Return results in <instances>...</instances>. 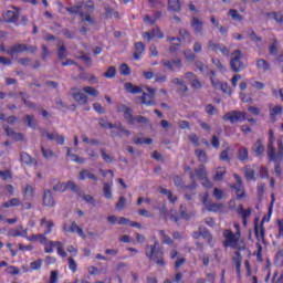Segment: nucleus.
Masks as SVG:
<instances>
[{
  "label": "nucleus",
  "mask_w": 283,
  "mask_h": 283,
  "mask_svg": "<svg viewBox=\"0 0 283 283\" xmlns=\"http://www.w3.org/2000/svg\"><path fill=\"white\" fill-rule=\"evenodd\" d=\"M268 158L271 163H275L274 172L276 178L282 176V166L280 163L283 160V142L282 139L275 140V133L273 129L269 130V140H268Z\"/></svg>",
  "instance_id": "1"
},
{
  "label": "nucleus",
  "mask_w": 283,
  "mask_h": 283,
  "mask_svg": "<svg viewBox=\"0 0 283 283\" xmlns=\"http://www.w3.org/2000/svg\"><path fill=\"white\" fill-rule=\"evenodd\" d=\"M222 235L224 238L223 240V247L224 249H233L234 251H245L247 244L244 241L240 240L242 237L233 233V231L226 229L222 232Z\"/></svg>",
  "instance_id": "2"
},
{
  "label": "nucleus",
  "mask_w": 283,
  "mask_h": 283,
  "mask_svg": "<svg viewBox=\"0 0 283 283\" xmlns=\"http://www.w3.org/2000/svg\"><path fill=\"white\" fill-rule=\"evenodd\" d=\"M48 234H39L38 242L44 245V253H54V248L57 251L60 258H67V252L63 249V242L61 241H48Z\"/></svg>",
  "instance_id": "3"
},
{
  "label": "nucleus",
  "mask_w": 283,
  "mask_h": 283,
  "mask_svg": "<svg viewBox=\"0 0 283 283\" xmlns=\"http://www.w3.org/2000/svg\"><path fill=\"white\" fill-rule=\"evenodd\" d=\"M165 252L160 250V243H158V240H155V243L153 245L146 247V256L148 260H155V263L158 264V266H165Z\"/></svg>",
  "instance_id": "4"
},
{
  "label": "nucleus",
  "mask_w": 283,
  "mask_h": 283,
  "mask_svg": "<svg viewBox=\"0 0 283 283\" xmlns=\"http://www.w3.org/2000/svg\"><path fill=\"white\" fill-rule=\"evenodd\" d=\"M209 172L207 171V167L205 165H199L197 169H195V172H190V180L192 182H196V178L198 180H201L202 187H206V189H211L213 187V184L211 180H209Z\"/></svg>",
  "instance_id": "5"
},
{
  "label": "nucleus",
  "mask_w": 283,
  "mask_h": 283,
  "mask_svg": "<svg viewBox=\"0 0 283 283\" xmlns=\"http://www.w3.org/2000/svg\"><path fill=\"white\" fill-rule=\"evenodd\" d=\"M98 125H99V127H102L103 129H116V130H118L119 133H116V132H112L111 133V136L113 137V138H116L117 136H123V134H125V136H127V137H129V136H132V132H129L128 129H125V127H123V124H118V125H116V124H112V123H109L107 119H105V118H99L98 119Z\"/></svg>",
  "instance_id": "6"
},
{
  "label": "nucleus",
  "mask_w": 283,
  "mask_h": 283,
  "mask_svg": "<svg viewBox=\"0 0 283 283\" xmlns=\"http://www.w3.org/2000/svg\"><path fill=\"white\" fill-rule=\"evenodd\" d=\"M0 50L1 52H6V54H9V56H14V54L29 52V50H31V52H36L35 46H28V44H21V43H15L7 50H6V46H2Z\"/></svg>",
  "instance_id": "7"
},
{
  "label": "nucleus",
  "mask_w": 283,
  "mask_h": 283,
  "mask_svg": "<svg viewBox=\"0 0 283 283\" xmlns=\"http://www.w3.org/2000/svg\"><path fill=\"white\" fill-rule=\"evenodd\" d=\"M222 120L231 123V125H235V123H244V120H247V113L242 111H231L222 116Z\"/></svg>",
  "instance_id": "8"
},
{
  "label": "nucleus",
  "mask_w": 283,
  "mask_h": 283,
  "mask_svg": "<svg viewBox=\"0 0 283 283\" xmlns=\"http://www.w3.org/2000/svg\"><path fill=\"white\" fill-rule=\"evenodd\" d=\"M134 111L132 108H126L124 113V118L127 122L128 125H147L149 123V119L143 115L134 116Z\"/></svg>",
  "instance_id": "9"
},
{
  "label": "nucleus",
  "mask_w": 283,
  "mask_h": 283,
  "mask_svg": "<svg viewBox=\"0 0 283 283\" xmlns=\"http://www.w3.org/2000/svg\"><path fill=\"white\" fill-rule=\"evenodd\" d=\"M230 67L232 72H242V70H244V63L242 62V51L239 49L232 52Z\"/></svg>",
  "instance_id": "10"
},
{
  "label": "nucleus",
  "mask_w": 283,
  "mask_h": 283,
  "mask_svg": "<svg viewBox=\"0 0 283 283\" xmlns=\"http://www.w3.org/2000/svg\"><path fill=\"white\" fill-rule=\"evenodd\" d=\"M233 178L235 179L237 184H230V189L235 190L237 200H242L243 198H247V191H244V186L242 185V178L239 177L238 174L233 175Z\"/></svg>",
  "instance_id": "11"
},
{
  "label": "nucleus",
  "mask_w": 283,
  "mask_h": 283,
  "mask_svg": "<svg viewBox=\"0 0 283 283\" xmlns=\"http://www.w3.org/2000/svg\"><path fill=\"white\" fill-rule=\"evenodd\" d=\"M208 50H210V52H214V54H218V52H220L222 56H229L231 54V50H229L227 45L220 42L209 41Z\"/></svg>",
  "instance_id": "12"
},
{
  "label": "nucleus",
  "mask_w": 283,
  "mask_h": 283,
  "mask_svg": "<svg viewBox=\"0 0 283 283\" xmlns=\"http://www.w3.org/2000/svg\"><path fill=\"white\" fill-rule=\"evenodd\" d=\"M13 10H7L4 12H2V21H4V23H14L17 24V22L19 21V17L21 14V12L19 11V8L17 7H12Z\"/></svg>",
  "instance_id": "13"
},
{
  "label": "nucleus",
  "mask_w": 283,
  "mask_h": 283,
  "mask_svg": "<svg viewBox=\"0 0 283 283\" xmlns=\"http://www.w3.org/2000/svg\"><path fill=\"white\" fill-rule=\"evenodd\" d=\"M70 189L73 193H78V187L74 184V181H67L66 184L59 182L57 185L53 186V191L57 193H65Z\"/></svg>",
  "instance_id": "14"
},
{
  "label": "nucleus",
  "mask_w": 283,
  "mask_h": 283,
  "mask_svg": "<svg viewBox=\"0 0 283 283\" xmlns=\"http://www.w3.org/2000/svg\"><path fill=\"white\" fill-rule=\"evenodd\" d=\"M146 92L143 93V95L139 97L142 101V105H147V107H151V105H156L155 99V94H156V88H151L149 86H146Z\"/></svg>",
  "instance_id": "15"
},
{
  "label": "nucleus",
  "mask_w": 283,
  "mask_h": 283,
  "mask_svg": "<svg viewBox=\"0 0 283 283\" xmlns=\"http://www.w3.org/2000/svg\"><path fill=\"white\" fill-rule=\"evenodd\" d=\"M266 218L263 217L262 221L259 223L258 219L254 220V235L256 240L264 241V238L266 235V230L264 229V221Z\"/></svg>",
  "instance_id": "16"
},
{
  "label": "nucleus",
  "mask_w": 283,
  "mask_h": 283,
  "mask_svg": "<svg viewBox=\"0 0 283 283\" xmlns=\"http://www.w3.org/2000/svg\"><path fill=\"white\" fill-rule=\"evenodd\" d=\"M71 92H72V98H74V101L78 103V105H87L90 97H87V95L82 93L81 90H78L77 87H72Z\"/></svg>",
  "instance_id": "17"
},
{
  "label": "nucleus",
  "mask_w": 283,
  "mask_h": 283,
  "mask_svg": "<svg viewBox=\"0 0 283 283\" xmlns=\"http://www.w3.org/2000/svg\"><path fill=\"white\" fill-rule=\"evenodd\" d=\"M202 203L205 205L206 209H208L209 211H212L213 213H218V211H220L221 209H224V205L211 202V200H209V195H206L203 197Z\"/></svg>",
  "instance_id": "18"
},
{
  "label": "nucleus",
  "mask_w": 283,
  "mask_h": 283,
  "mask_svg": "<svg viewBox=\"0 0 283 283\" xmlns=\"http://www.w3.org/2000/svg\"><path fill=\"white\" fill-rule=\"evenodd\" d=\"M63 231L65 233H77L80 238H85V231H83V229L76 224V221H73L71 227H69L67 223H64Z\"/></svg>",
  "instance_id": "19"
},
{
  "label": "nucleus",
  "mask_w": 283,
  "mask_h": 283,
  "mask_svg": "<svg viewBox=\"0 0 283 283\" xmlns=\"http://www.w3.org/2000/svg\"><path fill=\"white\" fill-rule=\"evenodd\" d=\"M190 28H192L195 34H200V35L205 34V23L202 22V20L196 17L191 18Z\"/></svg>",
  "instance_id": "20"
},
{
  "label": "nucleus",
  "mask_w": 283,
  "mask_h": 283,
  "mask_svg": "<svg viewBox=\"0 0 283 283\" xmlns=\"http://www.w3.org/2000/svg\"><path fill=\"white\" fill-rule=\"evenodd\" d=\"M157 38V39H165V33L160 31V28H155L151 29L150 31L144 32L143 33V39H147V42L150 43L151 39Z\"/></svg>",
  "instance_id": "21"
},
{
  "label": "nucleus",
  "mask_w": 283,
  "mask_h": 283,
  "mask_svg": "<svg viewBox=\"0 0 283 283\" xmlns=\"http://www.w3.org/2000/svg\"><path fill=\"white\" fill-rule=\"evenodd\" d=\"M164 67H167L170 72H176V70H182V61L177 60H163Z\"/></svg>",
  "instance_id": "22"
},
{
  "label": "nucleus",
  "mask_w": 283,
  "mask_h": 283,
  "mask_svg": "<svg viewBox=\"0 0 283 283\" xmlns=\"http://www.w3.org/2000/svg\"><path fill=\"white\" fill-rule=\"evenodd\" d=\"M210 74H211L210 81L213 87H216V90H221L223 94H229L230 92L229 84L222 83L219 80L213 78V76H216V71H210Z\"/></svg>",
  "instance_id": "23"
},
{
  "label": "nucleus",
  "mask_w": 283,
  "mask_h": 283,
  "mask_svg": "<svg viewBox=\"0 0 283 283\" xmlns=\"http://www.w3.org/2000/svg\"><path fill=\"white\" fill-rule=\"evenodd\" d=\"M237 213L242 219L243 227H247L248 220L251 218V208L244 209V206L239 205Z\"/></svg>",
  "instance_id": "24"
},
{
  "label": "nucleus",
  "mask_w": 283,
  "mask_h": 283,
  "mask_svg": "<svg viewBox=\"0 0 283 283\" xmlns=\"http://www.w3.org/2000/svg\"><path fill=\"white\" fill-rule=\"evenodd\" d=\"M175 187H180V189H189L190 191H195L196 187V181H192L191 185L185 186V181L182 180L181 176H175L172 178Z\"/></svg>",
  "instance_id": "25"
},
{
  "label": "nucleus",
  "mask_w": 283,
  "mask_h": 283,
  "mask_svg": "<svg viewBox=\"0 0 283 283\" xmlns=\"http://www.w3.org/2000/svg\"><path fill=\"white\" fill-rule=\"evenodd\" d=\"M166 41H168V43H172L168 49L170 54H176V52L180 50V45H182V40L180 38L168 36ZM174 41H177V43H174Z\"/></svg>",
  "instance_id": "26"
},
{
  "label": "nucleus",
  "mask_w": 283,
  "mask_h": 283,
  "mask_svg": "<svg viewBox=\"0 0 283 283\" xmlns=\"http://www.w3.org/2000/svg\"><path fill=\"white\" fill-rule=\"evenodd\" d=\"M283 106L275 105L274 107H270V120L271 123H277V116H282Z\"/></svg>",
  "instance_id": "27"
},
{
  "label": "nucleus",
  "mask_w": 283,
  "mask_h": 283,
  "mask_svg": "<svg viewBox=\"0 0 283 283\" xmlns=\"http://www.w3.org/2000/svg\"><path fill=\"white\" fill-rule=\"evenodd\" d=\"M4 132L9 138H12L15 143L23 140V134L14 132L10 126L4 127Z\"/></svg>",
  "instance_id": "28"
},
{
  "label": "nucleus",
  "mask_w": 283,
  "mask_h": 283,
  "mask_svg": "<svg viewBox=\"0 0 283 283\" xmlns=\"http://www.w3.org/2000/svg\"><path fill=\"white\" fill-rule=\"evenodd\" d=\"M43 205L44 207H54V205H56V201H54V197L52 196V190H44Z\"/></svg>",
  "instance_id": "29"
},
{
  "label": "nucleus",
  "mask_w": 283,
  "mask_h": 283,
  "mask_svg": "<svg viewBox=\"0 0 283 283\" xmlns=\"http://www.w3.org/2000/svg\"><path fill=\"white\" fill-rule=\"evenodd\" d=\"M145 53V44L143 42H136L135 43V52L133 53V56L135 61H140V57Z\"/></svg>",
  "instance_id": "30"
},
{
  "label": "nucleus",
  "mask_w": 283,
  "mask_h": 283,
  "mask_svg": "<svg viewBox=\"0 0 283 283\" xmlns=\"http://www.w3.org/2000/svg\"><path fill=\"white\" fill-rule=\"evenodd\" d=\"M45 136L49 140H56L57 145H64L65 144V137L63 135H59V133H45Z\"/></svg>",
  "instance_id": "31"
},
{
  "label": "nucleus",
  "mask_w": 283,
  "mask_h": 283,
  "mask_svg": "<svg viewBox=\"0 0 283 283\" xmlns=\"http://www.w3.org/2000/svg\"><path fill=\"white\" fill-rule=\"evenodd\" d=\"M107 220L111 224H124L127 226L129 224V219L125 217H116V216H109L107 217Z\"/></svg>",
  "instance_id": "32"
},
{
  "label": "nucleus",
  "mask_w": 283,
  "mask_h": 283,
  "mask_svg": "<svg viewBox=\"0 0 283 283\" xmlns=\"http://www.w3.org/2000/svg\"><path fill=\"white\" fill-rule=\"evenodd\" d=\"M158 192L161 193L163 196H167L171 205H176V202L178 201V197L176 196L174 197V193H171V190H168L167 188L159 187Z\"/></svg>",
  "instance_id": "33"
},
{
  "label": "nucleus",
  "mask_w": 283,
  "mask_h": 283,
  "mask_svg": "<svg viewBox=\"0 0 283 283\" xmlns=\"http://www.w3.org/2000/svg\"><path fill=\"white\" fill-rule=\"evenodd\" d=\"M124 90L128 92V94H143V87L134 86L132 82H127L124 84Z\"/></svg>",
  "instance_id": "34"
},
{
  "label": "nucleus",
  "mask_w": 283,
  "mask_h": 283,
  "mask_svg": "<svg viewBox=\"0 0 283 283\" xmlns=\"http://www.w3.org/2000/svg\"><path fill=\"white\" fill-rule=\"evenodd\" d=\"M20 160L21 163H23L24 165H28L29 167L31 165H36V159L32 158V156H30V154L25 151L20 153Z\"/></svg>",
  "instance_id": "35"
},
{
  "label": "nucleus",
  "mask_w": 283,
  "mask_h": 283,
  "mask_svg": "<svg viewBox=\"0 0 283 283\" xmlns=\"http://www.w3.org/2000/svg\"><path fill=\"white\" fill-rule=\"evenodd\" d=\"M19 96L21 97L22 103L29 107V109H35L36 108V104L32 101H29L28 98H30V95H28L24 92H20Z\"/></svg>",
  "instance_id": "36"
},
{
  "label": "nucleus",
  "mask_w": 283,
  "mask_h": 283,
  "mask_svg": "<svg viewBox=\"0 0 283 283\" xmlns=\"http://www.w3.org/2000/svg\"><path fill=\"white\" fill-rule=\"evenodd\" d=\"M169 12H180L182 10V4L180 0H168Z\"/></svg>",
  "instance_id": "37"
},
{
  "label": "nucleus",
  "mask_w": 283,
  "mask_h": 283,
  "mask_svg": "<svg viewBox=\"0 0 283 283\" xmlns=\"http://www.w3.org/2000/svg\"><path fill=\"white\" fill-rule=\"evenodd\" d=\"M86 178H88V180H94V182H98V177H96V175L91 172L88 169H83L80 172V180H85Z\"/></svg>",
  "instance_id": "38"
},
{
  "label": "nucleus",
  "mask_w": 283,
  "mask_h": 283,
  "mask_svg": "<svg viewBox=\"0 0 283 283\" xmlns=\"http://www.w3.org/2000/svg\"><path fill=\"white\" fill-rule=\"evenodd\" d=\"M252 151H254L255 156H262L264 154V144L262 143V139H258L253 144Z\"/></svg>",
  "instance_id": "39"
},
{
  "label": "nucleus",
  "mask_w": 283,
  "mask_h": 283,
  "mask_svg": "<svg viewBox=\"0 0 283 283\" xmlns=\"http://www.w3.org/2000/svg\"><path fill=\"white\" fill-rule=\"evenodd\" d=\"M224 176H227V168L218 167L216 174L212 177V180H214V182H220L223 180Z\"/></svg>",
  "instance_id": "40"
},
{
  "label": "nucleus",
  "mask_w": 283,
  "mask_h": 283,
  "mask_svg": "<svg viewBox=\"0 0 283 283\" xmlns=\"http://www.w3.org/2000/svg\"><path fill=\"white\" fill-rule=\"evenodd\" d=\"M112 187H114L113 181L103 184V193L106 200H112Z\"/></svg>",
  "instance_id": "41"
},
{
  "label": "nucleus",
  "mask_w": 283,
  "mask_h": 283,
  "mask_svg": "<svg viewBox=\"0 0 283 283\" xmlns=\"http://www.w3.org/2000/svg\"><path fill=\"white\" fill-rule=\"evenodd\" d=\"M66 156L67 158H71L72 163H76L77 165H83L85 163V159L78 157V155L72 154V148L66 147Z\"/></svg>",
  "instance_id": "42"
},
{
  "label": "nucleus",
  "mask_w": 283,
  "mask_h": 283,
  "mask_svg": "<svg viewBox=\"0 0 283 283\" xmlns=\"http://www.w3.org/2000/svg\"><path fill=\"white\" fill-rule=\"evenodd\" d=\"M66 12H69V14H78L81 15V10H83V2H78L77 4L75 6H72V7H66L65 8Z\"/></svg>",
  "instance_id": "43"
},
{
  "label": "nucleus",
  "mask_w": 283,
  "mask_h": 283,
  "mask_svg": "<svg viewBox=\"0 0 283 283\" xmlns=\"http://www.w3.org/2000/svg\"><path fill=\"white\" fill-rule=\"evenodd\" d=\"M238 160H240V163H247V160H249V149H247V147L239 148Z\"/></svg>",
  "instance_id": "44"
},
{
  "label": "nucleus",
  "mask_w": 283,
  "mask_h": 283,
  "mask_svg": "<svg viewBox=\"0 0 283 283\" xmlns=\"http://www.w3.org/2000/svg\"><path fill=\"white\" fill-rule=\"evenodd\" d=\"M20 206H21V199L12 198L2 203V209H10V207H20Z\"/></svg>",
  "instance_id": "45"
},
{
  "label": "nucleus",
  "mask_w": 283,
  "mask_h": 283,
  "mask_svg": "<svg viewBox=\"0 0 283 283\" xmlns=\"http://www.w3.org/2000/svg\"><path fill=\"white\" fill-rule=\"evenodd\" d=\"M195 156H197L199 163H209V157L207 156V153L202 149H196Z\"/></svg>",
  "instance_id": "46"
},
{
  "label": "nucleus",
  "mask_w": 283,
  "mask_h": 283,
  "mask_svg": "<svg viewBox=\"0 0 283 283\" xmlns=\"http://www.w3.org/2000/svg\"><path fill=\"white\" fill-rule=\"evenodd\" d=\"M40 224L41 227H43V224H46V230L44 231L45 235H50V233H52V229H54V221H48L45 218H43L41 219Z\"/></svg>",
  "instance_id": "47"
},
{
  "label": "nucleus",
  "mask_w": 283,
  "mask_h": 283,
  "mask_svg": "<svg viewBox=\"0 0 283 283\" xmlns=\"http://www.w3.org/2000/svg\"><path fill=\"white\" fill-rule=\"evenodd\" d=\"M159 238H161L163 244H168V247L174 245V240L165 232V230H159Z\"/></svg>",
  "instance_id": "48"
},
{
  "label": "nucleus",
  "mask_w": 283,
  "mask_h": 283,
  "mask_svg": "<svg viewBox=\"0 0 283 283\" xmlns=\"http://www.w3.org/2000/svg\"><path fill=\"white\" fill-rule=\"evenodd\" d=\"M266 17H272V19H274V21L276 23H279V25H283V13L282 12H269L266 13Z\"/></svg>",
  "instance_id": "49"
},
{
  "label": "nucleus",
  "mask_w": 283,
  "mask_h": 283,
  "mask_svg": "<svg viewBox=\"0 0 283 283\" xmlns=\"http://www.w3.org/2000/svg\"><path fill=\"white\" fill-rule=\"evenodd\" d=\"M9 234L11 235V238H28V230L23 229V230H11L9 232Z\"/></svg>",
  "instance_id": "50"
},
{
  "label": "nucleus",
  "mask_w": 283,
  "mask_h": 283,
  "mask_svg": "<svg viewBox=\"0 0 283 283\" xmlns=\"http://www.w3.org/2000/svg\"><path fill=\"white\" fill-rule=\"evenodd\" d=\"M244 176L248 180H255V170L251 166H245Z\"/></svg>",
  "instance_id": "51"
},
{
  "label": "nucleus",
  "mask_w": 283,
  "mask_h": 283,
  "mask_svg": "<svg viewBox=\"0 0 283 283\" xmlns=\"http://www.w3.org/2000/svg\"><path fill=\"white\" fill-rule=\"evenodd\" d=\"M256 67H259V70H263L264 72L271 70V65L264 59H260L256 61Z\"/></svg>",
  "instance_id": "52"
},
{
  "label": "nucleus",
  "mask_w": 283,
  "mask_h": 283,
  "mask_svg": "<svg viewBox=\"0 0 283 283\" xmlns=\"http://www.w3.org/2000/svg\"><path fill=\"white\" fill-rule=\"evenodd\" d=\"M151 143H154V139L149 137L147 138L134 137L135 145H151Z\"/></svg>",
  "instance_id": "53"
},
{
  "label": "nucleus",
  "mask_w": 283,
  "mask_h": 283,
  "mask_svg": "<svg viewBox=\"0 0 283 283\" xmlns=\"http://www.w3.org/2000/svg\"><path fill=\"white\" fill-rule=\"evenodd\" d=\"M229 151H231V147H227V149L222 150L219 158L223 163H231V157H229Z\"/></svg>",
  "instance_id": "54"
},
{
  "label": "nucleus",
  "mask_w": 283,
  "mask_h": 283,
  "mask_svg": "<svg viewBox=\"0 0 283 283\" xmlns=\"http://www.w3.org/2000/svg\"><path fill=\"white\" fill-rule=\"evenodd\" d=\"M6 273L8 275H19V273H21V269H19L18 266L15 265H9L7 266L6 269Z\"/></svg>",
  "instance_id": "55"
},
{
  "label": "nucleus",
  "mask_w": 283,
  "mask_h": 283,
  "mask_svg": "<svg viewBox=\"0 0 283 283\" xmlns=\"http://www.w3.org/2000/svg\"><path fill=\"white\" fill-rule=\"evenodd\" d=\"M24 198H34V187L27 185L23 190Z\"/></svg>",
  "instance_id": "56"
},
{
  "label": "nucleus",
  "mask_w": 283,
  "mask_h": 283,
  "mask_svg": "<svg viewBox=\"0 0 283 283\" xmlns=\"http://www.w3.org/2000/svg\"><path fill=\"white\" fill-rule=\"evenodd\" d=\"M103 76L104 78H114L116 76V66H109Z\"/></svg>",
  "instance_id": "57"
},
{
  "label": "nucleus",
  "mask_w": 283,
  "mask_h": 283,
  "mask_svg": "<svg viewBox=\"0 0 283 283\" xmlns=\"http://www.w3.org/2000/svg\"><path fill=\"white\" fill-rule=\"evenodd\" d=\"M201 231V238H203L205 240H207L208 244H211V242H213V237L211 235V232H209V230L207 229H200Z\"/></svg>",
  "instance_id": "58"
},
{
  "label": "nucleus",
  "mask_w": 283,
  "mask_h": 283,
  "mask_svg": "<svg viewBox=\"0 0 283 283\" xmlns=\"http://www.w3.org/2000/svg\"><path fill=\"white\" fill-rule=\"evenodd\" d=\"M41 153L43 158L50 160V158H54V151L52 149H45V147L41 146Z\"/></svg>",
  "instance_id": "59"
},
{
  "label": "nucleus",
  "mask_w": 283,
  "mask_h": 283,
  "mask_svg": "<svg viewBox=\"0 0 283 283\" xmlns=\"http://www.w3.org/2000/svg\"><path fill=\"white\" fill-rule=\"evenodd\" d=\"M69 262V269L72 273H76V271H78V265L76 264V261L74 260V258L70 256L67 259Z\"/></svg>",
  "instance_id": "60"
},
{
  "label": "nucleus",
  "mask_w": 283,
  "mask_h": 283,
  "mask_svg": "<svg viewBox=\"0 0 283 283\" xmlns=\"http://www.w3.org/2000/svg\"><path fill=\"white\" fill-rule=\"evenodd\" d=\"M80 17L82 21L87 22L91 25H94V23H96L94 19H92V15H90V13L81 12Z\"/></svg>",
  "instance_id": "61"
},
{
  "label": "nucleus",
  "mask_w": 283,
  "mask_h": 283,
  "mask_svg": "<svg viewBox=\"0 0 283 283\" xmlns=\"http://www.w3.org/2000/svg\"><path fill=\"white\" fill-rule=\"evenodd\" d=\"M228 14L233 19V21H242V15L239 14L238 10L235 9H230Z\"/></svg>",
  "instance_id": "62"
},
{
  "label": "nucleus",
  "mask_w": 283,
  "mask_h": 283,
  "mask_svg": "<svg viewBox=\"0 0 283 283\" xmlns=\"http://www.w3.org/2000/svg\"><path fill=\"white\" fill-rule=\"evenodd\" d=\"M269 52L272 56L277 54V39H273V43L269 46Z\"/></svg>",
  "instance_id": "63"
},
{
  "label": "nucleus",
  "mask_w": 283,
  "mask_h": 283,
  "mask_svg": "<svg viewBox=\"0 0 283 283\" xmlns=\"http://www.w3.org/2000/svg\"><path fill=\"white\" fill-rule=\"evenodd\" d=\"M276 224H277V229H279L277 238L283 239V219H277Z\"/></svg>",
  "instance_id": "64"
}]
</instances>
